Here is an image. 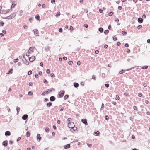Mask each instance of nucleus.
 Segmentation results:
<instances>
[{
	"label": "nucleus",
	"mask_w": 150,
	"mask_h": 150,
	"mask_svg": "<svg viewBox=\"0 0 150 150\" xmlns=\"http://www.w3.org/2000/svg\"><path fill=\"white\" fill-rule=\"evenodd\" d=\"M67 126L69 128H72L74 127V124L73 122H69L68 123Z\"/></svg>",
	"instance_id": "f257e3e1"
},
{
	"label": "nucleus",
	"mask_w": 150,
	"mask_h": 150,
	"mask_svg": "<svg viewBox=\"0 0 150 150\" xmlns=\"http://www.w3.org/2000/svg\"><path fill=\"white\" fill-rule=\"evenodd\" d=\"M65 92L64 91L61 90L59 93L58 95L59 97V98L63 97L64 95Z\"/></svg>",
	"instance_id": "f03ea898"
},
{
	"label": "nucleus",
	"mask_w": 150,
	"mask_h": 150,
	"mask_svg": "<svg viewBox=\"0 0 150 150\" xmlns=\"http://www.w3.org/2000/svg\"><path fill=\"white\" fill-rule=\"evenodd\" d=\"M34 34L36 36H38V31L37 29H35L33 30Z\"/></svg>",
	"instance_id": "7ed1b4c3"
},
{
	"label": "nucleus",
	"mask_w": 150,
	"mask_h": 150,
	"mask_svg": "<svg viewBox=\"0 0 150 150\" xmlns=\"http://www.w3.org/2000/svg\"><path fill=\"white\" fill-rule=\"evenodd\" d=\"M35 57L34 56H33L31 57H30L29 58V61L30 62H32L34 60H35Z\"/></svg>",
	"instance_id": "20e7f679"
},
{
	"label": "nucleus",
	"mask_w": 150,
	"mask_h": 150,
	"mask_svg": "<svg viewBox=\"0 0 150 150\" xmlns=\"http://www.w3.org/2000/svg\"><path fill=\"white\" fill-rule=\"evenodd\" d=\"M34 49V47H31L28 50V52L31 53V52H33V50Z\"/></svg>",
	"instance_id": "39448f33"
},
{
	"label": "nucleus",
	"mask_w": 150,
	"mask_h": 150,
	"mask_svg": "<svg viewBox=\"0 0 150 150\" xmlns=\"http://www.w3.org/2000/svg\"><path fill=\"white\" fill-rule=\"evenodd\" d=\"M81 121L83 123L86 125H88V123L87 122V120L86 119H81Z\"/></svg>",
	"instance_id": "423d86ee"
},
{
	"label": "nucleus",
	"mask_w": 150,
	"mask_h": 150,
	"mask_svg": "<svg viewBox=\"0 0 150 150\" xmlns=\"http://www.w3.org/2000/svg\"><path fill=\"white\" fill-rule=\"evenodd\" d=\"M8 145V141L7 140H6L2 142V145L4 146H7Z\"/></svg>",
	"instance_id": "0eeeda50"
},
{
	"label": "nucleus",
	"mask_w": 150,
	"mask_h": 150,
	"mask_svg": "<svg viewBox=\"0 0 150 150\" xmlns=\"http://www.w3.org/2000/svg\"><path fill=\"white\" fill-rule=\"evenodd\" d=\"M16 13H14L12 14H11L9 16L10 19H12L13 18L16 16Z\"/></svg>",
	"instance_id": "6e6552de"
},
{
	"label": "nucleus",
	"mask_w": 150,
	"mask_h": 150,
	"mask_svg": "<svg viewBox=\"0 0 150 150\" xmlns=\"http://www.w3.org/2000/svg\"><path fill=\"white\" fill-rule=\"evenodd\" d=\"M53 90H54V88H50L47 90V91H46V93L47 94L51 92Z\"/></svg>",
	"instance_id": "1a4fd4ad"
},
{
	"label": "nucleus",
	"mask_w": 150,
	"mask_h": 150,
	"mask_svg": "<svg viewBox=\"0 0 150 150\" xmlns=\"http://www.w3.org/2000/svg\"><path fill=\"white\" fill-rule=\"evenodd\" d=\"M50 100L51 101H54L55 100V98L54 96H51L50 97Z\"/></svg>",
	"instance_id": "9d476101"
},
{
	"label": "nucleus",
	"mask_w": 150,
	"mask_h": 150,
	"mask_svg": "<svg viewBox=\"0 0 150 150\" xmlns=\"http://www.w3.org/2000/svg\"><path fill=\"white\" fill-rule=\"evenodd\" d=\"M28 115L27 114H25L23 115L22 117V119L23 120H25L28 118Z\"/></svg>",
	"instance_id": "9b49d317"
},
{
	"label": "nucleus",
	"mask_w": 150,
	"mask_h": 150,
	"mask_svg": "<svg viewBox=\"0 0 150 150\" xmlns=\"http://www.w3.org/2000/svg\"><path fill=\"white\" fill-rule=\"evenodd\" d=\"M37 140L40 141L41 139V137L40 136V134H38L37 136Z\"/></svg>",
	"instance_id": "f8f14e48"
},
{
	"label": "nucleus",
	"mask_w": 150,
	"mask_h": 150,
	"mask_svg": "<svg viewBox=\"0 0 150 150\" xmlns=\"http://www.w3.org/2000/svg\"><path fill=\"white\" fill-rule=\"evenodd\" d=\"M138 23H141L143 22V19L142 18H139L138 19Z\"/></svg>",
	"instance_id": "ddd939ff"
},
{
	"label": "nucleus",
	"mask_w": 150,
	"mask_h": 150,
	"mask_svg": "<svg viewBox=\"0 0 150 150\" xmlns=\"http://www.w3.org/2000/svg\"><path fill=\"white\" fill-rule=\"evenodd\" d=\"M5 135L6 136H9L11 135V133L9 131H6L5 132Z\"/></svg>",
	"instance_id": "4468645a"
},
{
	"label": "nucleus",
	"mask_w": 150,
	"mask_h": 150,
	"mask_svg": "<svg viewBox=\"0 0 150 150\" xmlns=\"http://www.w3.org/2000/svg\"><path fill=\"white\" fill-rule=\"evenodd\" d=\"M76 129H77L76 127L74 126V127H73V128H71V129L70 130L71 132H73L74 131L76 130Z\"/></svg>",
	"instance_id": "2eb2a0df"
},
{
	"label": "nucleus",
	"mask_w": 150,
	"mask_h": 150,
	"mask_svg": "<svg viewBox=\"0 0 150 150\" xmlns=\"http://www.w3.org/2000/svg\"><path fill=\"white\" fill-rule=\"evenodd\" d=\"M64 148L66 149L69 148L70 147V145L69 144H68L64 146Z\"/></svg>",
	"instance_id": "dca6fc26"
},
{
	"label": "nucleus",
	"mask_w": 150,
	"mask_h": 150,
	"mask_svg": "<svg viewBox=\"0 0 150 150\" xmlns=\"http://www.w3.org/2000/svg\"><path fill=\"white\" fill-rule=\"evenodd\" d=\"M79 85V84L76 82H74V86L76 88L78 87Z\"/></svg>",
	"instance_id": "f3484780"
},
{
	"label": "nucleus",
	"mask_w": 150,
	"mask_h": 150,
	"mask_svg": "<svg viewBox=\"0 0 150 150\" xmlns=\"http://www.w3.org/2000/svg\"><path fill=\"white\" fill-rule=\"evenodd\" d=\"M103 29L102 27H100L98 29V31L100 33H102L103 31Z\"/></svg>",
	"instance_id": "a211bd4d"
},
{
	"label": "nucleus",
	"mask_w": 150,
	"mask_h": 150,
	"mask_svg": "<svg viewBox=\"0 0 150 150\" xmlns=\"http://www.w3.org/2000/svg\"><path fill=\"white\" fill-rule=\"evenodd\" d=\"M52 103H51V102H49V103H47V106L48 107H50L52 105Z\"/></svg>",
	"instance_id": "6ab92c4d"
},
{
	"label": "nucleus",
	"mask_w": 150,
	"mask_h": 150,
	"mask_svg": "<svg viewBox=\"0 0 150 150\" xmlns=\"http://www.w3.org/2000/svg\"><path fill=\"white\" fill-rule=\"evenodd\" d=\"M69 97V95L67 94L64 97V100H66Z\"/></svg>",
	"instance_id": "aec40b11"
},
{
	"label": "nucleus",
	"mask_w": 150,
	"mask_h": 150,
	"mask_svg": "<svg viewBox=\"0 0 150 150\" xmlns=\"http://www.w3.org/2000/svg\"><path fill=\"white\" fill-rule=\"evenodd\" d=\"M94 133L95 134H96V136H99L100 134V132L98 131H97L96 132H94Z\"/></svg>",
	"instance_id": "412c9836"
},
{
	"label": "nucleus",
	"mask_w": 150,
	"mask_h": 150,
	"mask_svg": "<svg viewBox=\"0 0 150 150\" xmlns=\"http://www.w3.org/2000/svg\"><path fill=\"white\" fill-rule=\"evenodd\" d=\"M60 14V12H57L56 13V17H59Z\"/></svg>",
	"instance_id": "4be33fe9"
},
{
	"label": "nucleus",
	"mask_w": 150,
	"mask_h": 150,
	"mask_svg": "<svg viewBox=\"0 0 150 150\" xmlns=\"http://www.w3.org/2000/svg\"><path fill=\"white\" fill-rule=\"evenodd\" d=\"M148 66H143V67H142L141 69H146L148 68Z\"/></svg>",
	"instance_id": "5701e85b"
},
{
	"label": "nucleus",
	"mask_w": 150,
	"mask_h": 150,
	"mask_svg": "<svg viewBox=\"0 0 150 150\" xmlns=\"http://www.w3.org/2000/svg\"><path fill=\"white\" fill-rule=\"evenodd\" d=\"M35 19L37 20H39L40 19V16L38 14L35 17Z\"/></svg>",
	"instance_id": "b1692460"
},
{
	"label": "nucleus",
	"mask_w": 150,
	"mask_h": 150,
	"mask_svg": "<svg viewBox=\"0 0 150 150\" xmlns=\"http://www.w3.org/2000/svg\"><path fill=\"white\" fill-rule=\"evenodd\" d=\"M13 69L11 68L8 71V72L7 73L8 74H9L10 73H12V71H13Z\"/></svg>",
	"instance_id": "393cba45"
},
{
	"label": "nucleus",
	"mask_w": 150,
	"mask_h": 150,
	"mask_svg": "<svg viewBox=\"0 0 150 150\" xmlns=\"http://www.w3.org/2000/svg\"><path fill=\"white\" fill-rule=\"evenodd\" d=\"M115 99L116 100H119L120 98L119 96L118 95H116L115 98Z\"/></svg>",
	"instance_id": "a878e982"
},
{
	"label": "nucleus",
	"mask_w": 150,
	"mask_h": 150,
	"mask_svg": "<svg viewBox=\"0 0 150 150\" xmlns=\"http://www.w3.org/2000/svg\"><path fill=\"white\" fill-rule=\"evenodd\" d=\"M25 61L24 62V63L26 65H28L29 64L28 62L27 61L26 59H25Z\"/></svg>",
	"instance_id": "bb28decb"
},
{
	"label": "nucleus",
	"mask_w": 150,
	"mask_h": 150,
	"mask_svg": "<svg viewBox=\"0 0 150 150\" xmlns=\"http://www.w3.org/2000/svg\"><path fill=\"white\" fill-rule=\"evenodd\" d=\"M26 135L27 137H28L30 136V133L29 131L27 132Z\"/></svg>",
	"instance_id": "cd10ccee"
},
{
	"label": "nucleus",
	"mask_w": 150,
	"mask_h": 150,
	"mask_svg": "<svg viewBox=\"0 0 150 150\" xmlns=\"http://www.w3.org/2000/svg\"><path fill=\"white\" fill-rule=\"evenodd\" d=\"M49 129L48 127H46L45 129V131L47 132H48L49 131Z\"/></svg>",
	"instance_id": "c85d7f7f"
},
{
	"label": "nucleus",
	"mask_w": 150,
	"mask_h": 150,
	"mask_svg": "<svg viewBox=\"0 0 150 150\" xmlns=\"http://www.w3.org/2000/svg\"><path fill=\"white\" fill-rule=\"evenodd\" d=\"M20 110V108L19 107H17L16 108V110L17 113L18 114Z\"/></svg>",
	"instance_id": "c756f323"
},
{
	"label": "nucleus",
	"mask_w": 150,
	"mask_h": 150,
	"mask_svg": "<svg viewBox=\"0 0 150 150\" xmlns=\"http://www.w3.org/2000/svg\"><path fill=\"white\" fill-rule=\"evenodd\" d=\"M113 40L114 41H116L117 40V38L116 37H115V36H114L112 37Z\"/></svg>",
	"instance_id": "7c9ffc66"
},
{
	"label": "nucleus",
	"mask_w": 150,
	"mask_h": 150,
	"mask_svg": "<svg viewBox=\"0 0 150 150\" xmlns=\"http://www.w3.org/2000/svg\"><path fill=\"white\" fill-rule=\"evenodd\" d=\"M109 32V31L108 30H106L105 31L104 33L106 35Z\"/></svg>",
	"instance_id": "2f4dec72"
},
{
	"label": "nucleus",
	"mask_w": 150,
	"mask_h": 150,
	"mask_svg": "<svg viewBox=\"0 0 150 150\" xmlns=\"http://www.w3.org/2000/svg\"><path fill=\"white\" fill-rule=\"evenodd\" d=\"M124 71H125L123 69H122L121 70V71H120L119 72V74H122L124 73Z\"/></svg>",
	"instance_id": "473e14b6"
},
{
	"label": "nucleus",
	"mask_w": 150,
	"mask_h": 150,
	"mask_svg": "<svg viewBox=\"0 0 150 150\" xmlns=\"http://www.w3.org/2000/svg\"><path fill=\"white\" fill-rule=\"evenodd\" d=\"M4 25V23L3 21H1L0 22V26H3Z\"/></svg>",
	"instance_id": "72a5a7b5"
},
{
	"label": "nucleus",
	"mask_w": 150,
	"mask_h": 150,
	"mask_svg": "<svg viewBox=\"0 0 150 150\" xmlns=\"http://www.w3.org/2000/svg\"><path fill=\"white\" fill-rule=\"evenodd\" d=\"M10 11V10L8 9L6 11H4V13L6 14L8 13Z\"/></svg>",
	"instance_id": "f704fd0d"
},
{
	"label": "nucleus",
	"mask_w": 150,
	"mask_h": 150,
	"mask_svg": "<svg viewBox=\"0 0 150 150\" xmlns=\"http://www.w3.org/2000/svg\"><path fill=\"white\" fill-rule=\"evenodd\" d=\"M32 71L31 70H30L28 71V75H30L32 74Z\"/></svg>",
	"instance_id": "c9c22d12"
},
{
	"label": "nucleus",
	"mask_w": 150,
	"mask_h": 150,
	"mask_svg": "<svg viewBox=\"0 0 150 150\" xmlns=\"http://www.w3.org/2000/svg\"><path fill=\"white\" fill-rule=\"evenodd\" d=\"M122 33L123 35H125L126 34H127V32L125 31H122Z\"/></svg>",
	"instance_id": "e433bc0d"
},
{
	"label": "nucleus",
	"mask_w": 150,
	"mask_h": 150,
	"mask_svg": "<svg viewBox=\"0 0 150 150\" xmlns=\"http://www.w3.org/2000/svg\"><path fill=\"white\" fill-rule=\"evenodd\" d=\"M73 63V62L72 61H70L68 62V64L69 65H71Z\"/></svg>",
	"instance_id": "4c0bfd02"
},
{
	"label": "nucleus",
	"mask_w": 150,
	"mask_h": 150,
	"mask_svg": "<svg viewBox=\"0 0 150 150\" xmlns=\"http://www.w3.org/2000/svg\"><path fill=\"white\" fill-rule=\"evenodd\" d=\"M104 104L103 103H102V105H101V108L100 109V110L101 111L103 109V108L104 107Z\"/></svg>",
	"instance_id": "58836bf2"
},
{
	"label": "nucleus",
	"mask_w": 150,
	"mask_h": 150,
	"mask_svg": "<svg viewBox=\"0 0 150 150\" xmlns=\"http://www.w3.org/2000/svg\"><path fill=\"white\" fill-rule=\"evenodd\" d=\"M18 61V58H16L15 59H14L13 60V62L14 63H16Z\"/></svg>",
	"instance_id": "ea45409f"
},
{
	"label": "nucleus",
	"mask_w": 150,
	"mask_h": 150,
	"mask_svg": "<svg viewBox=\"0 0 150 150\" xmlns=\"http://www.w3.org/2000/svg\"><path fill=\"white\" fill-rule=\"evenodd\" d=\"M28 94L29 95H33V93L32 92L30 91L28 92Z\"/></svg>",
	"instance_id": "a19ab883"
},
{
	"label": "nucleus",
	"mask_w": 150,
	"mask_h": 150,
	"mask_svg": "<svg viewBox=\"0 0 150 150\" xmlns=\"http://www.w3.org/2000/svg\"><path fill=\"white\" fill-rule=\"evenodd\" d=\"M113 14V12H110L108 13V15L110 16H111Z\"/></svg>",
	"instance_id": "79ce46f5"
},
{
	"label": "nucleus",
	"mask_w": 150,
	"mask_h": 150,
	"mask_svg": "<svg viewBox=\"0 0 150 150\" xmlns=\"http://www.w3.org/2000/svg\"><path fill=\"white\" fill-rule=\"evenodd\" d=\"M105 120H108L109 119L108 116L107 115L105 116Z\"/></svg>",
	"instance_id": "37998d69"
},
{
	"label": "nucleus",
	"mask_w": 150,
	"mask_h": 150,
	"mask_svg": "<svg viewBox=\"0 0 150 150\" xmlns=\"http://www.w3.org/2000/svg\"><path fill=\"white\" fill-rule=\"evenodd\" d=\"M15 5H16V4H12V5L11 7V8L12 9V8H13L15 6Z\"/></svg>",
	"instance_id": "c03bdc74"
},
{
	"label": "nucleus",
	"mask_w": 150,
	"mask_h": 150,
	"mask_svg": "<svg viewBox=\"0 0 150 150\" xmlns=\"http://www.w3.org/2000/svg\"><path fill=\"white\" fill-rule=\"evenodd\" d=\"M73 28L72 26H71L69 30L70 31H72L73 30Z\"/></svg>",
	"instance_id": "a18cd8bd"
},
{
	"label": "nucleus",
	"mask_w": 150,
	"mask_h": 150,
	"mask_svg": "<svg viewBox=\"0 0 150 150\" xmlns=\"http://www.w3.org/2000/svg\"><path fill=\"white\" fill-rule=\"evenodd\" d=\"M138 96L139 97H141L142 96V93H138Z\"/></svg>",
	"instance_id": "49530a36"
},
{
	"label": "nucleus",
	"mask_w": 150,
	"mask_h": 150,
	"mask_svg": "<svg viewBox=\"0 0 150 150\" xmlns=\"http://www.w3.org/2000/svg\"><path fill=\"white\" fill-rule=\"evenodd\" d=\"M50 76L51 77H54V73H52L50 74Z\"/></svg>",
	"instance_id": "de8ad7c7"
},
{
	"label": "nucleus",
	"mask_w": 150,
	"mask_h": 150,
	"mask_svg": "<svg viewBox=\"0 0 150 150\" xmlns=\"http://www.w3.org/2000/svg\"><path fill=\"white\" fill-rule=\"evenodd\" d=\"M50 69H47L46 71V73L47 74H49L50 72Z\"/></svg>",
	"instance_id": "09e8293b"
},
{
	"label": "nucleus",
	"mask_w": 150,
	"mask_h": 150,
	"mask_svg": "<svg viewBox=\"0 0 150 150\" xmlns=\"http://www.w3.org/2000/svg\"><path fill=\"white\" fill-rule=\"evenodd\" d=\"M105 86L106 88H108L109 86V85L108 83L105 84Z\"/></svg>",
	"instance_id": "8fccbe9b"
},
{
	"label": "nucleus",
	"mask_w": 150,
	"mask_h": 150,
	"mask_svg": "<svg viewBox=\"0 0 150 150\" xmlns=\"http://www.w3.org/2000/svg\"><path fill=\"white\" fill-rule=\"evenodd\" d=\"M43 82L44 83H48L47 81L45 79L43 80Z\"/></svg>",
	"instance_id": "3c124183"
},
{
	"label": "nucleus",
	"mask_w": 150,
	"mask_h": 150,
	"mask_svg": "<svg viewBox=\"0 0 150 150\" xmlns=\"http://www.w3.org/2000/svg\"><path fill=\"white\" fill-rule=\"evenodd\" d=\"M81 64V62L80 61H78L77 62V64L78 65H80Z\"/></svg>",
	"instance_id": "603ef678"
},
{
	"label": "nucleus",
	"mask_w": 150,
	"mask_h": 150,
	"mask_svg": "<svg viewBox=\"0 0 150 150\" xmlns=\"http://www.w3.org/2000/svg\"><path fill=\"white\" fill-rule=\"evenodd\" d=\"M92 79H94V80H96V78L95 77V76L94 75H93L92 76Z\"/></svg>",
	"instance_id": "864d4df0"
},
{
	"label": "nucleus",
	"mask_w": 150,
	"mask_h": 150,
	"mask_svg": "<svg viewBox=\"0 0 150 150\" xmlns=\"http://www.w3.org/2000/svg\"><path fill=\"white\" fill-rule=\"evenodd\" d=\"M59 32L62 33V32L63 30L62 28H60L59 29Z\"/></svg>",
	"instance_id": "5fc2aeb1"
},
{
	"label": "nucleus",
	"mask_w": 150,
	"mask_h": 150,
	"mask_svg": "<svg viewBox=\"0 0 150 150\" xmlns=\"http://www.w3.org/2000/svg\"><path fill=\"white\" fill-rule=\"evenodd\" d=\"M71 120V119L70 118H69L67 119V122H70Z\"/></svg>",
	"instance_id": "6e6d98bb"
},
{
	"label": "nucleus",
	"mask_w": 150,
	"mask_h": 150,
	"mask_svg": "<svg viewBox=\"0 0 150 150\" xmlns=\"http://www.w3.org/2000/svg\"><path fill=\"white\" fill-rule=\"evenodd\" d=\"M122 7L121 6H119L118 7V9L119 10H121L122 9Z\"/></svg>",
	"instance_id": "4d7b16f0"
},
{
	"label": "nucleus",
	"mask_w": 150,
	"mask_h": 150,
	"mask_svg": "<svg viewBox=\"0 0 150 150\" xmlns=\"http://www.w3.org/2000/svg\"><path fill=\"white\" fill-rule=\"evenodd\" d=\"M4 18L5 19H10L9 16H8L7 17H5Z\"/></svg>",
	"instance_id": "13d9d810"
},
{
	"label": "nucleus",
	"mask_w": 150,
	"mask_h": 150,
	"mask_svg": "<svg viewBox=\"0 0 150 150\" xmlns=\"http://www.w3.org/2000/svg\"><path fill=\"white\" fill-rule=\"evenodd\" d=\"M124 46L126 47H129V45L127 43H125Z\"/></svg>",
	"instance_id": "bf43d9fd"
},
{
	"label": "nucleus",
	"mask_w": 150,
	"mask_h": 150,
	"mask_svg": "<svg viewBox=\"0 0 150 150\" xmlns=\"http://www.w3.org/2000/svg\"><path fill=\"white\" fill-rule=\"evenodd\" d=\"M30 53H29V52H28L26 54V55L27 56H29L30 55Z\"/></svg>",
	"instance_id": "052dcab7"
},
{
	"label": "nucleus",
	"mask_w": 150,
	"mask_h": 150,
	"mask_svg": "<svg viewBox=\"0 0 150 150\" xmlns=\"http://www.w3.org/2000/svg\"><path fill=\"white\" fill-rule=\"evenodd\" d=\"M125 96L126 97L128 96V94L127 93H125L124 94Z\"/></svg>",
	"instance_id": "680f3d73"
},
{
	"label": "nucleus",
	"mask_w": 150,
	"mask_h": 150,
	"mask_svg": "<svg viewBox=\"0 0 150 150\" xmlns=\"http://www.w3.org/2000/svg\"><path fill=\"white\" fill-rule=\"evenodd\" d=\"M44 101H45V102H46L48 101V99L47 98H44Z\"/></svg>",
	"instance_id": "e2e57ef3"
},
{
	"label": "nucleus",
	"mask_w": 150,
	"mask_h": 150,
	"mask_svg": "<svg viewBox=\"0 0 150 150\" xmlns=\"http://www.w3.org/2000/svg\"><path fill=\"white\" fill-rule=\"evenodd\" d=\"M84 27L86 28H87L88 27V26L87 24H84Z\"/></svg>",
	"instance_id": "0e129e2a"
},
{
	"label": "nucleus",
	"mask_w": 150,
	"mask_h": 150,
	"mask_svg": "<svg viewBox=\"0 0 150 150\" xmlns=\"http://www.w3.org/2000/svg\"><path fill=\"white\" fill-rule=\"evenodd\" d=\"M142 26V25H138L137 27V29H140V28H141Z\"/></svg>",
	"instance_id": "69168bd1"
},
{
	"label": "nucleus",
	"mask_w": 150,
	"mask_h": 150,
	"mask_svg": "<svg viewBox=\"0 0 150 150\" xmlns=\"http://www.w3.org/2000/svg\"><path fill=\"white\" fill-rule=\"evenodd\" d=\"M99 52V51L98 50H96L95 51V53L96 54H98V53Z\"/></svg>",
	"instance_id": "338daca9"
},
{
	"label": "nucleus",
	"mask_w": 150,
	"mask_h": 150,
	"mask_svg": "<svg viewBox=\"0 0 150 150\" xmlns=\"http://www.w3.org/2000/svg\"><path fill=\"white\" fill-rule=\"evenodd\" d=\"M35 78H38V74L37 73L35 74Z\"/></svg>",
	"instance_id": "774afa93"
}]
</instances>
